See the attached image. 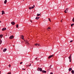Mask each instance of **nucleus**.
I'll list each match as a JSON object with an SVG mask.
<instances>
[{
	"label": "nucleus",
	"instance_id": "37998d69",
	"mask_svg": "<svg viewBox=\"0 0 74 74\" xmlns=\"http://www.w3.org/2000/svg\"><path fill=\"white\" fill-rule=\"evenodd\" d=\"M31 21V22H32V21Z\"/></svg>",
	"mask_w": 74,
	"mask_h": 74
},
{
	"label": "nucleus",
	"instance_id": "39448f33",
	"mask_svg": "<svg viewBox=\"0 0 74 74\" xmlns=\"http://www.w3.org/2000/svg\"><path fill=\"white\" fill-rule=\"evenodd\" d=\"M11 24H12V25H14L15 24V23L14 22L12 21L11 22Z\"/></svg>",
	"mask_w": 74,
	"mask_h": 74
},
{
	"label": "nucleus",
	"instance_id": "473e14b6",
	"mask_svg": "<svg viewBox=\"0 0 74 74\" xmlns=\"http://www.w3.org/2000/svg\"><path fill=\"white\" fill-rule=\"evenodd\" d=\"M35 60H36V59H37V57H36V58H35Z\"/></svg>",
	"mask_w": 74,
	"mask_h": 74
},
{
	"label": "nucleus",
	"instance_id": "f03ea898",
	"mask_svg": "<svg viewBox=\"0 0 74 74\" xmlns=\"http://www.w3.org/2000/svg\"><path fill=\"white\" fill-rule=\"evenodd\" d=\"M25 44H27V45H29V41L27 40H26Z\"/></svg>",
	"mask_w": 74,
	"mask_h": 74
},
{
	"label": "nucleus",
	"instance_id": "58836bf2",
	"mask_svg": "<svg viewBox=\"0 0 74 74\" xmlns=\"http://www.w3.org/2000/svg\"><path fill=\"white\" fill-rule=\"evenodd\" d=\"M61 22H62V20H61Z\"/></svg>",
	"mask_w": 74,
	"mask_h": 74
},
{
	"label": "nucleus",
	"instance_id": "423d86ee",
	"mask_svg": "<svg viewBox=\"0 0 74 74\" xmlns=\"http://www.w3.org/2000/svg\"><path fill=\"white\" fill-rule=\"evenodd\" d=\"M68 10V9H66L64 11L65 13H67V12Z\"/></svg>",
	"mask_w": 74,
	"mask_h": 74
},
{
	"label": "nucleus",
	"instance_id": "7c9ffc66",
	"mask_svg": "<svg viewBox=\"0 0 74 74\" xmlns=\"http://www.w3.org/2000/svg\"><path fill=\"white\" fill-rule=\"evenodd\" d=\"M9 67H11V65L10 64L9 65Z\"/></svg>",
	"mask_w": 74,
	"mask_h": 74
},
{
	"label": "nucleus",
	"instance_id": "c9c22d12",
	"mask_svg": "<svg viewBox=\"0 0 74 74\" xmlns=\"http://www.w3.org/2000/svg\"><path fill=\"white\" fill-rule=\"evenodd\" d=\"M50 74H53V73L52 72H51L50 73Z\"/></svg>",
	"mask_w": 74,
	"mask_h": 74
},
{
	"label": "nucleus",
	"instance_id": "c85d7f7f",
	"mask_svg": "<svg viewBox=\"0 0 74 74\" xmlns=\"http://www.w3.org/2000/svg\"><path fill=\"white\" fill-rule=\"evenodd\" d=\"M47 29H51V28L48 27Z\"/></svg>",
	"mask_w": 74,
	"mask_h": 74
},
{
	"label": "nucleus",
	"instance_id": "7ed1b4c3",
	"mask_svg": "<svg viewBox=\"0 0 74 74\" xmlns=\"http://www.w3.org/2000/svg\"><path fill=\"white\" fill-rule=\"evenodd\" d=\"M53 55H51V56H50L49 57H48V59H50V58H51L52 57H53Z\"/></svg>",
	"mask_w": 74,
	"mask_h": 74
},
{
	"label": "nucleus",
	"instance_id": "f704fd0d",
	"mask_svg": "<svg viewBox=\"0 0 74 74\" xmlns=\"http://www.w3.org/2000/svg\"><path fill=\"white\" fill-rule=\"evenodd\" d=\"M73 42V40H71L70 41V42Z\"/></svg>",
	"mask_w": 74,
	"mask_h": 74
},
{
	"label": "nucleus",
	"instance_id": "4468645a",
	"mask_svg": "<svg viewBox=\"0 0 74 74\" xmlns=\"http://www.w3.org/2000/svg\"><path fill=\"white\" fill-rule=\"evenodd\" d=\"M39 18H40V17H36L35 19H37V20H38V19H39Z\"/></svg>",
	"mask_w": 74,
	"mask_h": 74
},
{
	"label": "nucleus",
	"instance_id": "9b49d317",
	"mask_svg": "<svg viewBox=\"0 0 74 74\" xmlns=\"http://www.w3.org/2000/svg\"><path fill=\"white\" fill-rule=\"evenodd\" d=\"M72 70V69L71 68H70L69 69V71H71Z\"/></svg>",
	"mask_w": 74,
	"mask_h": 74
},
{
	"label": "nucleus",
	"instance_id": "f8f14e48",
	"mask_svg": "<svg viewBox=\"0 0 74 74\" xmlns=\"http://www.w3.org/2000/svg\"><path fill=\"white\" fill-rule=\"evenodd\" d=\"M35 45H36V46H39L40 45V44H35Z\"/></svg>",
	"mask_w": 74,
	"mask_h": 74
},
{
	"label": "nucleus",
	"instance_id": "a878e982",
	"mask_svg": "<svg viewBox=\"0 0 74 74\" xmlns=\"http://www.w3.org/2000/svg\"><path fill=\"white\" fill-rule=\"evenodd\" d=\"M73 22H74V18H73Z\"/></svg>",
	"mask_w": 74,
	"mask_h": 74
},
{
	"label": "nucleus",
	"instance_id": "2f4dec72",
	"mask_svg": "<svg viewBox=\"0 0 74 74\" xmlns=\"http://www.w3.org/2000/svg\"><path fill=\"white\" fill-rule=\"evenodd\" d=\"M28 66H31V64H30Z\"/></svg>",
	"mask_w": 74,
	"mask_h": 74
},
{
	"label": "nucleus",
	"instance_id": "f3484780",
	"mask_svg": "<svg viewBox=\"0 0 74 74\" xmlns=\"http://www.w3.org/2000/svg\"><path fill=\"white\" fill-rule=\"evenodd\" d=\"M7 0H5L4 2V4H6V3H7Z\"/></svg>",
	"mask_w": 74,
	"mask_h": 74
},
{
	"label": "nucleus",
	"instance_id": "a19ab883",
	"mask_svg": "<svg viewBox=\"0 0 74 74\" xmlns=\"http://www.w3.org/2000/svg\"><path fill=\"white\" fill-rule=\"evenodd\" d=\"M37 60H37H39V59H38V60Z\"/></svg>",
	"mask_w": 74,
	"mask_h": 74
},
{
	"label": "nucleus",
	"instance_id": "9d476101",
	"mask_svg": "<svg viewBox=\"0 0 74 74\" xmlns=\"http://www.w3.org/2000/svg\"><path fill=\"white\" fill-rule=\"evenodd\" d=\"M42 72L43 73H47V71H45L43 70V71H42Z\"/></svg>",
	"mask_w": 74,
	"mask_h": 74
},
{
	"label": "nucleus",
	"instance_id": "e433bc0d",
	"mask_svg": "<svg viewBox=\"0 0 74 74\" xmlns=\"http://www.w3.org/2000/svg\"><path fill=\"white\" fill-rule=\"evenodd\" d=\"M51 66H52V65H51L50 67V68H51Z\"/></svg>",
	"mask_w": 74,
	"mask_h": 74
},
{
	"label": "nucleus",
	"instance_id": "2eb2a0df",
	"mask_svg": "<svg viewBox=\"0 0 74 74\" xmlns=\"http://www.w3.org/2000/svg\"><path fill=\"white\" fill-rule=\"evenodd\" d=\"M69 59H71V56H70L68 58Z\"/></svg>",
	"mask_w": 74,
	"mask_h": 74
},
{
	"label": "nucleus",
	"instance_id": "4c0bfd02",
	"mask_svg": "<svg viewBox=\"0 0 74 74\" xmlns=\"http://www.w3.org/2000/svg\"><path fill=\"white\" fill-rule=\"evenodd\" d=\"M22 70H25V69H22Z\"/></svg>",
	"mask_w": 74,
	"mask_h": 74
},
{
	"label": "nucleus",
	"instance_id": "4be33fe9",
	"mask_svg": "<svg viewBox=\"0 0 74 74\" xmlns=\"http://www.w3.org/2000/svg\"><path fill=\"white\" fill-rule=\"evenodd\" d=\"M74 25V23L72 24H71V27H72V26H73Z\"/></svg>",
	"mask_w": 74,
	"mask_h": 74
},
{
	"label": "nucleus",
	"instance_id": "b1692460",
	"mask_svg": "<svg viewBox=\"0 0 74 74\" xmlns=\"http://www.w3.org/2000/svg\"><path fill=\"white\" fill-rule=\"evenodd\" d=\"M29 10H32V8H31V7H29Z\"/></svg>",
	"mask_w": 74,
	"mask_h": 74
},
{
	"label": "nucleus",
	"instance_id": "cd10ccee",
	"mask_svg": "<svg viewBox=\"0 0 74 74\" xmlns=\"http://www.w3.org/2000/svg\"><path fill=\"white\" fill-rule=\"evenodd\" d=\"M11 74V73L9 72V73H8L7 74Z\"/></svg>",
	"mask_w": 74,
	"mask_h": 74
},
{
	"label": "nucleus",
	"instance_id": "c756f323",
	"mask_svg": "<svg viewBox=\"0 0 74 74\" xmlns=\"http://www.w3.org/2000/svg\"><path fill=\"white\" fill-rule=\"evenodd\" d=\"M22 63H23V62H20V64H22Z\"/></svg>",
	"mask_w": 74,
	"mask_h": 74
},
{
	"label": "nucleus",
	"instance_id": "bb28decb",
	"mask_svg": "<svg viewBox=\"0 0 74 74\" xmlns=\"http://www.w3.org/2000/svg\"><path fill=\"white\" fill-rule=\"evenodd\" d=\"M48 19L49 21H51V19L50 18H48Z\"/></svg>",
	"mask_w": 74,
	"mask_h": 74
},
{
	"label": "nucleus",
	"instance_id": "a211bd4d",
	"mask_svg": "<svg viewBox=\"0 0 74 74\" xmlns=\"http://www.w3.org/2000/svg\"><path fill=\"white\" fill-rule=\"evenodd\" d=\"M2 43V40H1L0 39V44H1Z\"/></svg>",
	"mask_w": 74,
	"mask_h": 74
},
{
	"label": "nucleus",
	"instance_id": "c03bdc74",
	"mask_svg": "<svg viewBox=\"0 0 74 74\" xmlns=\"http://www.w3.org/2000/svg\"><path fill=\"white\" fill-rule=\"evenodd\" d=\"M0 23H1V21H0Z\"/></svg>",
	"mask_w": 74,
	"mask_h": 74
},
{
	"label": "nucleus",
	"instance_id": "a18cd8bd",
	"mask_svg": "<svg viewBox=\"0 0 74 74\" xmlns=\"http://www.w3.org/2000/svg\"><path fill=\"white\" fill-rule=\"evenodd\" d=\"M32 63H33V62H32Z\"/></svg>",
	"mask_w": 74,
	"mask_h": 74
},
{
	"label": "nucleus",
	"instance_id": "393cba45",
	"mask_svg": "<svg viewBox=\"0 0 74 74\" xmlns=\"http://www.w3.org/2000/svg\"><path fill=\"white\" fill-rule=\"evenodd\" d=\"M69 62H71V59H69Z\"/></svg>",
	"mask_w": 74,
	"mask_h": 74
},
{
	"label": "nucleus",
	"instance_id": "6e6552de",
	"mask_svg": "<svg viewBox=\"0 0 74 74\" xmlns=\"http://www.w3.org/2000/svg\"><path fill=\"white\" fill-rule=\"evenodd\" d=\"M21 38L23 39V40H24V36L23 35H22L21 36Z\"/></svg>",
	"mask_w": 74,
	"mask_h": 74
},
{
	"label": "nucleus",
	"instance_id": "ea45409f",
	"mask_svg": "<svg viewBox=\"0 0 74 74\" xmlns=\"http://www.w3.org/2000/svg\"><path fill=\"white\" fill-rule=\"evenodd\" d=\"M71 55H72V54H71L70 55V56H71Z\"/></svg>",
	"mask_w": 74,
	"mask_h": 74
},
{
	"label": "nucleus",
	"instance_id": "1a4fd4ad",
	"mask_svg": "<svg viewBox=\"0 0 74 74\" xmlns=\"http://www.w3.org/2000/svg\"><path fill=\"white\" fill-rule=\"evenodd\" d=\"M2 15H3L5 14V13L4 12V11L3 10L2 11Z\"/></svg>",
	"mask_w": 74,
	"mask_h": 74
},
{
	"label": "nucleus",
	"instance_id": "aec40b11",
	"mask_svg": "<svg viewBox=\"0 0 74 74\" xmlns=\"http://www.w3.org/2000/svg\"><path fill=\"white\" fill-rule=\"evenodd\" d=\"M35 7V6L34 5H33V6H32L31 7V8H34Z\"/></svg>",
	"mask_w": 74,
	"mask_h": 74
},
{
	"label": "nucleus",
	"instance_id": "72a5a7b5",
	"mask_svg": "<svg viewBox=\"0 0 74 74\" xmlns=\"http://www.w3.org/2000/svg\"><path fill=\"white\" fill-rule=\"evenodd\" d=\"M47 71H49V69H48V70H47Z\"/></svg>",
	"mask_w": 74,
	"mask_h": 74
},
{
	"label": "nucleus",
	"instance_id": "412c9836",
	"mask_svg": "<svg viewBox=\"0 0 74 74\" xmlns=\"http://www.w3.org/2000/svg\"><path fill=\"white\" fill-rule=\"evenodd\" d=\"M16 27L17 28H18V24L16 25Z\"/></svg>",
	"mask_w": 74,
	"mask_h": 74
},
{
	"label": "nucleus",
	"instance_id": "dca6fc26",
	"mask_svg": "<svg viewBox=\"0 0 74 74\" xmlns=\"http://www.w3.org/2000/svg\"><path fill=\"white\" fill-rule=\"evenodd\" d=\"M3 35H0V38H2V37H3Z\"/></svg>",
	"mask_w": 74,
	"mask_h": 74
},
{
	"label": "nucleus",
	"instance_id": "79ce46f5",
	"mask_svg": "<svg viewBox=\"0 0 74 74\" xmlns=\"http://www.w3.org/2000/svg\"><path fill=\"white\" fill-rule=\"evenodd\" d=\"M1 74V71H0V74Z\"/></svg>",
	"mask_w": 74,
	"mask_h": 74
},
{
	"label": "nucleus",
	"instance_id": "20e7f679",
	"mask_svg": "<svg viewBox=\"0 0 74 74\" xmlns=\"http://www.w3.org/2000/svg\"><path fill=\"white\" fill-rule=\"evenodd\" d=\"M14 38V36L12 35L10 36L9 38L10 39H12Z\"/></svg>",
	"mask_w": 74,
	"mask_h": 74
},
{
	"label": "nucleus",
	"instance_id": "f257e3e1",
	"mask_svg": "<svg viewBox=\"0 0 74 74\" xmlns=\"http://www.w3.org/2000/svg\"><path fill=\"white\" fill-rule=\"evenodd\" d=\"M37 70L38 71H42V69L40 68L39 67L38 68Z\"/></svg>",
	"mask_w": 74,
	"mask_h": 74
},
{
	"label": "nucleus",
	"instance_id": "ddd939ff",
	"mask_svg": "<svg viewBox=\"0 0 74 74\" xmlns=\"http://www.w3.org/2000/svg\"><path fill=\"white\" fill-rule=\"evenodd\" d=\"M7 51V49H4L3 50V52H5V51Z\"/></svg>",
	"mask_w": 74,
	"mask_h": 74
},
{
	"label": "nucleus",
	"instance_id": "5701e85b",
	"mask_svg": "<svg viewBox=\"0 0 74 74\" xmlns=\"http://www.w3.org/2000/svg\"><path fill=\"white\" fill-rule=\"evenodd\" d=\"M37 15L38 16H40V14H37Z\"/></svg>",
	"mask_w": 74,
	"mask_h": 74
},
{
	"label": "nucleus",
	"instance_id": "0eeeda50",
	"mask_svg": "<svg viewBox=\"0 0 74 74\" xmlns=\"http://www.w3.org/2000/svg\"><path fill=\"white\" fill-rule=\"evenodd\" d=\"M6 29H7L6 28H4L2 29V31H4L5 30H6Z\"/></svg>",
	"mask_w": 74,
	"mask_h": 74
},
{
	"label": "nucleus",
	"instance_id": "6ab92c4d",
	"mask_svg": "<svg viewBox=\"0 0 74 74\" xmlns=\"http://www.w3.org/2000/svg\"><path fill=\"white\" fill-rule=\"evenodd\" d=\"M71 72L73 74L74 73V72L73 70L71 71Z\"/></svg>",
	"mask_w": 74,
	"mask_h": 74
}]
</instances>
